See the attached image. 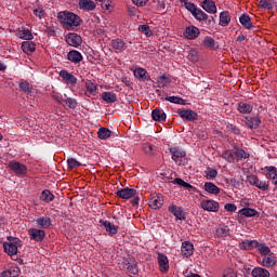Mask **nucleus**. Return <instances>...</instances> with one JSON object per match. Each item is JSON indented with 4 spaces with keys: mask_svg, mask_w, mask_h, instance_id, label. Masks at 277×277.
I'll return each instance as SVG.
<instances>
[{
    "mask_svg": "<svg viewBox=\"0 0 277 277\" xmlns=\"http://www.w3.org/2000/svg\"><path fill=\"white\" fill-rule=\"evenodd\" d=\"M57 19L63 29H66L67 31H72V29H77V27L81 26V17L70 11L58 12Z\"/></svg>",
    "mask_w": 277,
    "mask_h": 277,
    "instance_id": "f257e3e1",
    "label": "nucleus"
},
{
    "mask_svg": "<svg viewBox=\"0 0 277 277\" xmlns=\"http://www.w3.org/2000/svg\"><path fill=\"white\" fill-rule=\"evenodd\" d=\"M21 239L9 236L8 241L3 242V250L9 256H16V254H18V248H21Z\"/></svg>",
    "mask_w": 277,
    "mask_h": 277,
    "instance_id": "f03ea898",
    "label": "nucleus"
},
{
    "mask_svg": "<svg viewBox=\"0 0 277 277\" xmlns=\"http://www.w3.org/2000/svg\"><path fill=\"white\" fill-rule=\"evenodd\" d=\"M8 168L11 172H14L16 176H26L28 172L27 164L16 160L9 161Z\"/></svg>",
    "mask_w": 277,
    "mask_h": 277,
    "instance_id": "7ed1b4c3",
    "label": "nucleus"
},
{
    "mask_svg": "<svg viewBox=\"0 0 277 277\" xmlns=\"http://www.w3.org/2000/svg\"><path fill=\"white\" fill-rule=\"evenodd\" d=\"M29 239L31 241H36L37 243H41V241H44V238L47 237V232L40 227L38 228H29L28 229Z\"/></svg>",
    "mask_w": 277,
    "mask_h": 277,
    "instance_id": "20e7f679",
    "label": "nucleus"
},
{
    "mask_svg": "<svg viewBox=\"0 0 277 277\" xmlns=\"http://www.w3.org/2000/svg\"><path fill=\"white\" fill-rule=\"evenodd\" d=\"M176 113L180 118H182V120H186V122H194V120H198V113L192 109L180 108Z\"/></svg>",
    "mask_w": 277,
    "mask_h": 277,
    "instance_id": "39448f33",
    "label": "nucleus"
},
{
    "mask_svg": "<svg viewBox=\"0 0 277 277\" xmlns=\"http://www.w3.org/2000/svg\"><path fill=\"white\" fill-rule=\"evenodd\" d=\"M200 207L203 211H209L211 213H217V211H220V203L211 199L201 200Z\"/></svg>",
    "mask_w": 277,
    "mask_h": 277,
    "instance_id": "423d86ee",
    "label": "nucleus"
},
{
    "mask_svg": "<svg viewBox=\"0 0 277 277\" xmlns=\"http://www.w3.org/2000/svg\"><path fill=\"white\" fill-rule=\"evenodd\" d=\"M169 153L171 155V159H173L175 163L176 161H181V159L187 157V151H185L183 147H179V146L170 147Z\"/></svg>",
    "mask_w": 277,
    "mask_h": 277,
    "instance_id": "0eeeda50",
    "label": "nucleus"
},
{
    "mask_svg": "<svg viewBox=\"0 0 277 277\" xmlns=\"http://www.w3.org/2000/svg\"><path fill=\"white\" fill-rule=\"evenodd\" d=\"M65 41L69 47H75V49H77V47H81L83 39L76 32H69L65 36Z\"/></svg>",
    "mask_w": 277,
    "mask_h": 277,
    "instance_id": "6e6552de",
    "label": "nucleus"
},
{
    "mask_svg": "<svg viewBox=\"0 0 277 277\" xmlns=\"http://www.w3.org/2000/svg\"><path fill=\"white\" fill-rule=\"evenodd\" d=\"M169 213H172L174 217L181 221L187 220V213L183 210L182 207H179L176 205H172L168 208Z\"/></svg>",
    "mask_w": 277,
    "mask_h": 277,
    "instance_id": "1a4fd4ad",
    "label": "nucleus"
},
{
    "mask_svg": "<svg viewBox=\"0 0 277 277\" xmlns=\"http://www.w3.org/2000/svg\"><path fill=\"white\" fill-rule=\"evenodd\" d=\"M252 109H254L253 102L241 101L237 104V111H239V114H243V115L252 114Z\"/></svg>",
    "mask_w": 277,
    "mask_h": 277,
    "instance_id": "9d476101",
    "label": "nucleus"
},
{
    "mask_svg": "<svg viewBox=\"0 0 277 277\" xmlns=\"http://www.w3.org/2000/svg\"><path fill=\"white\" fill-rule=\"evenodd\" d=\"M35 222L37 228H41L42 230H47V228H51V226H53V221L47 215L37 217Z\"/></svg>",
    "mask_w": 277,
    "mask_h": 277,
    "instance_id": "9b49d317",
    "label": "nucleus"
},
{
    "mask_svg": "<svg viewBox=\"0 0 277 277\" xmlns=\"http://www.w3.org/2000/svg\"><path fill=\"white\" fill-rule=\"evenodd\" d=\"M116 194L119 198H122L123 200H130V198H133L137 195V190L134 188L126 187L117 190Z\"/></svg>",
    "mask_w": 277,
    "mask_h": 277,
    "instance_id": "f8f14e48",
    "label": "nucleus"
},
{
    "mask_svg": "<svg viewBox=\"0 0 277 277\" xmlns=\"http://www.w3.org/2000/svg\"><path fill=\"white\" fill-rule=\"evenodd\" d=\"M158 265L162 274L168 273V271L170 269V261L168 260V255L163 253H158Z\"/></svg>",
    "mask_w": 277,
    "mask_h": 277,
    "instance_id": "ddd939ff",
    "label": "nucleus"
},
{
    "mask_svg": "<svg viewBox=\"0 0 277 277\" xmlns=\"http://www.w3.org/2000/svg\"><path fill=\"white\" fill-rule=\"evenodd\" d=\"M100 225L105 227L106 233H108L110 237L118 235V225H114L111 222L105 220H100Z\"/></svg>",
    "mask_w": 277,
    "mask_h": 277,
    "instance_id": "4468645a",
    "label": "nucleus"
},
{
    "mask_svg": "<svg viewBox=\"0 0 277 277\" xmlns=\"http://www.w3.org/2000/svg\"><path fill=\"white\" fill-rule=\"evenodd\" d=\"M58 75L62 77L65 83H67V85H75L77 83V77L66 69H62Z\"/></svg>",
    "mask_w": 277,
    "mask_h": 277,
    "instance_id": "2eb2a0df",
    "label": "nucleus"
},
{
    "mask_svg": "<svg viewBox=\"0 0 277 277\" xmlns=\"http://www.w3.org/2000/svg\"><path fill=\"white\" fill-rule=\"evenodd\" d=\"M133 75L135 79H138V81H150V74L142 67H137L133 70Z\"/></svg>",
    "mask_w": 277,
    "mask_h": 277,
    "instance_id": "dca6fc26",
    "label": "nucleus"
},
{
    "mask_svg": "<svg viewBox=\"0 0 277 277\" xmlns=\"http://www.w3.org/2000/svg\"><path fill=\"white\" fill-rule=\"evenodd\" d=\"M200 36V29L196 26H187L184 31V37L187 38V40H196Z\"/></svg>",
    "mask_w": 277,
    "mask_h": 277,
    "instance_id": "f3484780",
    "label": "nucleus"
},
{
    "mask_svg": "<svg viewBox=\"0 0 277 277\" xmlns=\"http://www.w3.org/2000/svg\"><path fill=\"white\" fill-rule=\"evenodd\" d=\"M277 263L276 255L274 253H269L266 255H263L261 261L262 267H274Z\"/></svg>",
    "mask_w": 277,
    "mask_h": 277,
    "instance_id": "a211bd4d",
    "label": "nucleus"
},
{
    "mask_svg": "<svg viewBox=\"0 0 277 277\" xmlns=\"http://www.w3.org/2000/svg\"><path fill=\"white\" fill-rule=\"evenodd\" d=\"M79 9L84 12H92L96 10V2L92 0H79L78 2Z\"/></svg>",
    "mask_w": 277,
    "mask_h": 277,
    "instance_id": "6ab92c4d",
    "label": "nucleus"
},
{
    "mask_svg": "<svg viewBox=\"0 0 277 277\" xmlns=\"http://www.w3.org/2000/svg\"><path fill=\"white\" fill-rule=\"evenodd\" d=\"M67 60H69L71 64H80L83 62V55L77 50H71L67 53Z\"/></svg>",
    "mask_w": 277,
    "mask_h": 277,
    "instance_id": "aec40b11",
    "label": "nucleus"
},
{
    "mask_svg": "<svg viewBox=\"0 0 277 277\" xmlns=\"http://www.w3.org/2000/svg\"><path fill=\"white\" fill-rule=\"evenodd\" d=\"M201 8L208 14H216L217 13V6L215 5V2L213 0H203L201 2Z\"/></svg>",
    "mask_w": 277,
    "mask_h": 277,
    "instance_id": "412c9836",
    "label": "nucleus"
},
{
    "mask_svg": "<svg viewBox=\"0 0 277 277\" xmlns=\"http://www.w3.org/2000/svg\"><path fill=\"white\" fill-rule=\"evenodd\" d=\"M245 123L249 129H259L261 127V117L259 115L255 117H245Z\"/></svg>",
    "mask_w": 277,
    "mask_h": 277,
    "instance_id": "4be33fe9",
    "label": "nucleus"
},
{
    "mask_svg": "<svg viewBox=\"0 0 277 277\" xmlns=\"http://www.w3.org/2000/svg\"><path fill=\"white\" fill-rule=\"evenodd\" d=\"M256 246H259V240H242L241 242H239V248L240 250H246V251H250V250H255Z\"/></svg>",
    "mask_w": 277,
    "mask_h": 277,
    "instance_id": "5701e85b",
    "label": "nucleus"
},
{
    "mask_svg": "<svg viewBox=\"0 0 277 277\" xmlns=\"http://www.w3.org/2000/svg\"><path fill=\"white\" fill-rule=\"evenodd\" d=\"M181 252L183 256H186V259H189V256L194 254V245L190 241L182 242Z\"/></svg>",
    "mask_w": 277,
    "mask_h": 277,
    "instance_id": "b1692460",
    "label": "nucleus"
},
{
    "mask_svg": "<svg viewBox=\"0 0 277 277\" xmlns=\"http://www.w3.org/2000/svg\"><path fill=\"white\" fill-rule=\"evenodd\" d=\"M151 118L155 122H166V111L163 109L156 108L151 111Z\"/></svg>",
    "mask_w": 277,
    "mask_h": 277,
    "instance_id": "393cba45",
    "label": "nucleus"
},
{
    "mask_svg": "<svg viewBox=\"0 0 277 277\" xmlns=\"http://www.w3.org/2000/svg\"><path fill=\"white\" fill-rule=\"evenodd\" d=\"M252 277H271L272 274H269V271H267L264 267L256 266L251 271Z\"/></svg>",
    "mask_w": 277,
    "mask_h": 277,
    "instance_id": "a878e982",
    "label": "nucleus"
},
{
    "mask_svg": "<svg viewBox=\"0 0 277 277\" xmlns=\"http://www.w3.org/2000/svg\"><path fill=\"white\" fill-rule=\"evenodd\" d=\"M234 153H235L236 159H238L239 161L250 159V154H248L246 149L240 148L239 146H234Z\"/></svg>",
    "mask_w": 277,
    "mask_h": 277,
    "instance_id": "bb28decb",
    "label": "nucleus"
},
{
    "mask_svg": "<svg viewBox=\"0 0 277 277\" xmlns=\"http://www.w3.org/2000/svg\"><path fill=\"white\" fill-rule=\"evenodd\" d=\"M239 23L242 25L245 29H254V25L252 24V19L250 18V15L242 14L239 17Z\"/></svg>",
    "mask_w": 277,
    "mask_h": 277,
    "instance_id": "cd10ccee",
    "label": "nucleus"
},
{
    "mask_svg": "<svg viewBox=\"0 0 277 277\" xmlns=\"http://www.w3.org/2000/svg\"><path fill=\"white\" fill-rule=\"evenodd\" d=\"M239 215L242 217H256L259 215V211L252 208H242L239 210Z\"/></svg>",
    "mask_w": 277,
    "mask_h": 277,
    "instance_id": "c85d7f7f",
    "label": "nucleus"
},
{
    "mask_svg": "<svg viewBox=\"0 0 277 277\" xmlns=\"http://www.w3.org/2000/svg\"><path fill=\"white\" fill-rule=\"evenodd\" d=\"M149 207L151 209H160V207H163V198L159 195L151 197L149 199Z\"/></svg>",
    "mask_w": 277,
    "mask_h": 277,
    "instance_id": "c756f323",
    "label": "nucleus"
},
{
    "mask_svg": "<svg viewBox=\"0 0 277 277\" xmlns=\"http://www.w3.org/2000/svg\"><path fill=\"white\" fill-rule=\"evenodd\" d=\"M265 170L268 172L266 176L272 181L274 185H277V169L274 166L265 167Z\"/></svg>",
    "mask_w": 277,
    "mask_h": 277,
    "instance_id": "7c9ffc66",
    "label": "nucleus"
},
{
    "mask_svg": "<svg viewBox=\"0 0 277 277\" xmlns=\"http://www.w3.org/2000/svg\"><path fill=\"white\" fill-rule=\"evenodd\" d=\"M22 51L26 53V55H31L36 51V43L32 41H24L22 43Z\"/></svg>",
    "mask_w": 277,
    "mask_h": 277,
    "instance_id": "2f4dec72",
    "label": "nucleus"
},
{
    "mask_svg": "<svg viewBox=\"0 0 277 277\" xmlns=\"http://www.w3.org/2000/svg\"><path fill=\"white\" fill-rule=\"evenodd\" d=\"M230 24V13L228 11H223L220 13V23L221 27H228Z\"/></svg>",
    "mask_w": 277,
    "mask_h": 277,
    "instance_id": "473e14b6",
    "label": "nucleus"
},
{
    "mask_svg": "<svg viewBox=\"0 0 277 277\" xmlns=\"http://www.w3.org/2000/svg\"><path fill=\"white\" fill-rule=\"evenodd\" d=\"M126 267L130 274H133V276H136L138 274L140 269L137 268V261L130 260L126 262Z\"/></svg>",
    "mask_w": 277,
    "mask_h": 277,
    "instance_id": "72a5a7b5",
    "label": "nucleus"
},
{
    "mask_svg": "<svg viewBox=\"0 0 277 277\" xmlns=\"http://www.w3.org/2000/svg\"><path fill=\"white\" fill-rule=\"evenodd\" d=\"M203 189L208 192V194H212L214 196H217V194H220V187H217V185L213 184L212 182H206Z\"/></svg>",
    "mask_w": 277,
    "mask_h": 277,
    "instance_id": "f704fd0d",
    "label": "nucleus"
},
{
    "mask_svg": "<svg viewBox=\"0 0 277 277\" xmlns=\"http://www.w3.org/2000/svg\"><path fill=\"white\" fill-rule=\"evenodd\" d=\"M259 5L262 8V10H274V8L277 5V2L276 0H260Z\"/></svg>",
    "mask_w": 277,
    "mask_h": 277,
    "instance_id": "c9c22d12",
    "label": "nucleus"
},
{
    "mask_svg": "<svg viewBox=\"0 0 277 277\" xmlns=\"http://www.w3.org/2000/svg\"><path fill=\"white\" fill-rule=\"evenodd\" d=\"M39 198H40V200H42V202H53V200H55V195H53V193H51V190L44 189V190H42Z\"/></svg>",
    "mask_w": 277,
    "mask_h": 277,
    "instance_id": "e433bc0d",
    "label": "nucleus"
},
{
    "mask_svg": "<svg viewBox=\"0 0 277 277\" xmlns=\"http://www.w3.org/2000/svg\"><path fill=\"white\" fill-rule=\"evenodd\" d=\"M17 38H21V40H34V34H31V30L29 29H23L17 31Z\"/></svg>",
    "mask_w": 277,
    "mask_h": 277,
    "instance_id": "4c0bfd02",
    "label": "nucleus"
},
{
    "mask_svg": "<svg viewBox=\"0 0 277 277\" xmlns=\"http://www.w3.org/2000/svg\"><path fill=\"white\" fill-rule=\"evenodd\" d=\"M85 88H87L85 96H90V95L96 96V90H98V88L95 87L92 80H88L85 82Z\"/></svg>",
    "mask_w": 277,
    "mask_h": 277,
    "instance_id": "58836bf2",
    "label": "nucleus"
},
{
    "mask_svg": "<svg viewBox=\"0 0 277 277\" xmlns=\"http://www.w3.org/2000/svg\"><path fill=\"white\" fill-rule=\"evenodd\" d=\"M221 157H222V159H225V161H227V163H235V160L237 159L235 156V151H233L230 149L223 151Z\"/></svg>",
    "mask_w": 277,
    "mask_h": 277,
    "instance_id": "ea45409f",
    "label": "nucleus"
},
{
    "mask_svg": "<svg viewBox=\"0 0 277 277\" xmlns=\"http://www.w3.org/2000/svg\"><path fill=\"white\" fill-rule=\"evenodd\" d=\"M111 130L109 128H100L97 131V137L98 140H109V136L113 134Z\"/></svg>",
    "mask_w": 277,
    "mask_h": 277,
    "instance_id": "a19ab883",
    "label": "nucleus"
},
{
    "mask_svg": "<svg viewBox=\"0 0 277 277\" xmlns=\"http://www.w3.org/2000/svg\"><path fill=\"white\" fill-rule=\"evenodd\" d=\"M102 98L105 101V103H116L118 101V96L114 92H103L102 93Z\"/></svg>",
    "mask_w": 277,
    "mask_h": 277,
    "instance_id": "79ce46f5",
    "label": "nucleus"
},
{
    "mask_svg": "<svg viewBox=\"0 0 277 277\" xmlns=\"http://www.w3.org/2000/svg\"><path fill=\"white\" fill-rule=\"evenodd\" d=\"M255 249L258 250V252H260L262 256H265L272 253V249L265 242L263 243L258 242V246L255 247Z\"/></svg>",
    "mask_w": 277,
    "mask_h": 277,
    "instance_id": "37998d69",
    "label": "nucleus"
},
{
    "mask_svg": "<svg viewBox=\"0 0 277 277\" xmlns=\"http://www.w3.org/2000/svg\"><path fill=\"white\" fill-rule=\"evenodd\" d=\"M162 101H168L169 103H173L174 105H186L185 100L181 96H167L161 97Z\"/></svg>",
    "mask_w": 277,
    "mask_h": 277,
    "instance_id": "c03bdc74",
    "label": "nucleus"
},
{
    "mask_svg": "<svg viewBox=\"0 0 277 277\" xmlns=\"http://www.w3.org/2000/svg\"><path fill=\"white\" fill-rule=\"evenodd\" d=\"M180 3H182L183 8H185L188 12H190V14H193L197 11L198 6L192 2H189V0H180Z\"/></svg>",
    "mask_w": 277,
    "mask_h": 277,
    "instance_id": "a18cd8bd",
    "label": "nucleus"
},
{
    "mask_svg": "<svg viewBox=\"0 0 277 277\" xmlns=\"http://www.w3.org/2000/svg\"><path fill=\"white\" fill-rule=\"evenodd\" d=\"M32 89L34 88L31 87V84H29V82H27L26 80L19 81V92H24V94H31Z\"/></svg>",
    "mask_w": 277,
    "mask_h": 277,
    "instance_id": "49530a36",
    "label": "nucleus"
},
{
    "mask_svg": "<svg viewBox=\"0 0 277 277\" xmlns=\"http://www.w3.org/2000/svg\"><path fill=\"white\" fill-rule=\"evenodd\" d=\"M215 235L216 237L221 238L228 237V235H230V229L228 228V226L217 227L215 230Z\"/></svg>",
    "mask_w": 277,
    "mask_h": 277,
    "instance_id": "de8ad7c7",
    "label": "nucleus"
},
{
    "mask_svg": "<svg viewBox=\"0 0 277 277\" xmlns=\"http://www.w3.org/2000/svg\"><path fill=\"white\" fill-rule=\"evenodd\" d=\"M205 174L208 181H215V179H217V171L211 167L206 169Z\"/></svg>",
    "mask_w": 277,
    "mask_h": 277,
    "instance_id": "09e8293b",
    "label": "nucleus"
},
{
    "mask_svg": "<svg viewBox=\"0 0 277 277\" xmlns=\"http://www.w3.org/2000/svg\"><path fill=\"white\" fill-rule=\"evenodd\" d=\"M203 45L207 47L208 49H217V43L215 42V39L212 38V37H209L207 36L205 39H203Z\"/></svg>",
    "mask_w": 277,
    "mask_h": 277,
    "instance_id": "8fccbe9b",
    "label": "nucleus"
},
{
    "mask_svg": "<svg viewBox=\"0 0 277 277\" xmlns=\"http://www.w3.org/2000/svg\"><path fill=\"white\" fill-rule=\"evenodd\" d=\"M173 185H180L181 187H184L185 189H194V186L187 182H185L181 177H176L172 181Z\"/></svg>",
    "mask_w": 277,
    "mask_h": 277,
    "instance_id": "3c124183",
    "label": "nucleus"
},
{
    "mask_svg": "<svg viewBox=\"0 0 277 277\" xmlns=\"http://www.w3.org/2000/svg\"><path fill=\"white\" fill-rule=\"evenodd\" d=\"M193 16L194 18H196V21H199V22L207 21V18H209V15L200 9H197V11L193 13Z\"/></svg>",
    "mask_w": 277,
    "mask_h": 277,
    "instance_id": "603ef678",
    "label": "nucleus"
},
{
    "mask_svg": "<svg viewBox=\"0 0 277 277\" xmlns=\"http://www.w3.org/2000/svg\"><path fill=\"white\" fill-rule=\"evenodd\" d=\"M124 41L122 39H114L111 41V47L115 51H122L124 49Z\"/></svg>",
    "mask_w": 277,
    "mask_h": 277,
    "instance_id": "864d4df0",
    "label": "nucleus"
},
{
    "mask_svg": "<svg viewBox=\"0 0 277 277\" xmlns=\"http://www.w3.org/2000/svg\"><path fill=\"white\" fill-rule=\"evenodd\" d=\"M138 31H141V34H144L147 38H150V36H153V30H150V26L148 25H140Z\"/></svg>",
    "mask_w": 277,
    "mask_h": 277,
    "instance_id": "5fc2aeb1",
    "label": "nucleus"
},
{
    "mask_svg": "<svg viewBox=\"0 0 277 277\" xmlns=\"http://www.w3.org/2000/svg\"><path fill=\"white\" fill-rule=\"evenodd\" d=\"M67 166L69 169L75 170V168H81V162L77 161L75 158L67 159Z\"/></svg>",
    "mask_w": 277,
    "mask_h": 277,
    "instance_id": "6e6d98bb",
    "label": "nucleus"
},
{
    "mask_svg": "<svg viewBox=\"0 0 277 277\" xmlns=\"http://www.w3.org/2000/svg\"><path fill=\"white\" fill-rule=\"evenodd\" d=\"M32 14L35 16H37V18H44V16H47V13L42 10V6H38L36 9L32 10Z\"/></svg>",
    "mask_w": 277,
    "mask_h": 277,
    "instance_id": "4d7b16f0",
    "label": "nucleus"
},
{
    "mask_svg": "<svg viewBox=\"0 0 277 277\" xmlns=\"http://www.w3.org/2000/svg\"><path fill=\"white\" fill-rule=\"evenodd\" d=\"M9 276L10 277H18V276H21V267H18V266H11L9 268Z\"/></svg>",
    "mask_w": 277,
    "mask_h": 277,
    "instance_id": "13d9d810",
    "label": "nucleus"
},
{
    "mask_svg": "<svg viewBox=\"0 0 277 277\" xmlns=\"http://www.w3.org/2000/svg\"><path fill=\"white\" fill-rule=\"evenodd\" d=\"M65 105H67V107H69V109H77V100L72 98V97H67L64 101Z\"/></svg>",
    "mask_w": 277,
    "mask_h": 277,
    "instance_id": "bf43d9fd",
    "label": "nucleus"
},
{
    "mask_svg": "<svg viewBox=\"0 0 277 277\" xmlns=\"http://www.w3.org/2000/svg\"><path fill=\"white\" fill-rule=\"evenodd\" d=\"M255 187H258V189H261L262 192H267V189H269V184H267V182L265 181L258 180V184H255Z\"/></svg>",
    "mask_w": 277,
    "mask_h": 277,
    "instance_id": "052dcab7",
    "label": "nucleus"
},
{
    "mask_svg": "<svg viewBox=\"0 0 277 277\" xmlns=\"http://www.w3.org/2000/svg\"><path fill=\"white\" fill-rule=\"evenodd\" d=\"M227 131L234 133V135H241V130L234 124H227Z\"/></svg>",
    "mask_w": 277,
    "mask_h": 277,
    "instance_id": "680f3d73",
    "label": "nucleus"
},
{
    "mask_svg": "<svg viewBox=\"0 0 277 277\" xmlns=\"http://www.w3.org/2000/svg\"><path fill=\"white\" fill-rule=\"evenodd\" d=\"M142 149L146 155H153V145L150 143H143Z\"/></svg>",
    "mask_w": 277,
    "mask_h": 277,
    "instance_id": "e2e57ef3",
    "label": "nucleus"
},
{
    "mask_svg": "<svg viewBox=\"0 0 277 277\" xmlns=\"http://www.w3.org/2000/svg\"><path fill=\"white\" fill-rule=\"evenodd\" d=\"M156 10L157 12H166V2L158 0L156 3Z\"/></svg>",
    "mask_w": 277,
    "mask_h": 277,
    "instance_id": "0e129e2a",
    "label": "nucleus"
},
{
    "mask_svg": "<svg viewBox=\"0 0 277 277\" xmlns=\"http://www.w3.org/2000/svg\"><path fill=\"white\" fill-rule=\"evenodd\" d=\"M225 211H228L229 213H235L237 211V206L235 203H226L224 206Z\"/></svg>",
    "mask_w": 277,
    "mask_h": 277,
    "instance_id": "69168bd1",
    "label": "nucleus"
},
{
    "mask_svg": "<svg viewBox=\"0 0 277 277\" xmlns=\"http://www.w3.org/2000/svg\"><path fill=\"white\" fill-rule=\"evenodd\" d=\"M222 277H237V273L233 268H227Z\"/></svg>",
    "mask_w": 277,
    "mask_h": 277,
    "instance_id": "338daca9",
    "label": "nucleus"
},
{
    "mask_svg": "<svg viewBox=\"0 0 277 277\" xmlns=\"http://www.w3.org/2000/svg\"><path fill=\"white\" fill-rule=\"evenodd\" d=\"M248 183H249L250 185L256 186L258 183H259V177H258L256 175H249V176H248Z\"/></svg>",
    "mask_w": 277,
    "mask_h": 277,
    "instance_id": "774afa93",
    "label": "nucleus"
}]
</instances>
